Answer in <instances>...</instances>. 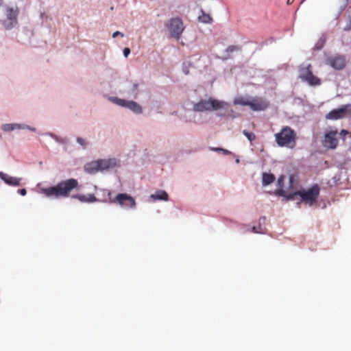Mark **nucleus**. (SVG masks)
Here are the masks:
<instances>
[{"label": "nucleus", "mask_w": 351, "mask_h": 351, "mask_svg": "<svg viewBox=\"0 0 351 351\" xmlns=\"http://www.w3.org/2000/svg\"><path fill=\"white\" fill-rule=\"evenodd\" d=\"M80 188L78 181L69 178L58 182L56 185L40 189V193L47 197H68L73 190Z\"/></svg>", "instance_id": "f257e3e1"}, {"label": "nucleus", "mask_w": 351, "mask_h": 351, "mask_svg": "<svg viewBox=\"0 0 351 351\" xmlns=\"http://www.w3.org/2000/svg\"><path fill=\"white\" fill-rule=\"evenodd\" d=\"M274 136L276 143L280 147L293 148L295 145L296 132L289 126L283 127Z\"/></svg>", "instance_id": "f03ea898"}, {"label": "nucleus", "mask_w": 351, "mask_h": 351, "mask_svg": "<svg viewBox=\"0 0 351 351\" xmlns=\"http://www.w3.org/2000/svg\"><path fill=\"white\" fill-rule=\"evenodd\" d=\"M228 104L218 99L209 98L208 99H201L193 106V110L196 112L218 110L226 108Z\"/></svg>", "instance_id": "7ed1b4c3"}, {"label": "nucleus", "mask_w": 351, "mask_h": 351, "mask_svg": "<svg viewBox=\"0 0 351 351\" xmlns=\"http://www.w3.org/2000/svg\"><path fill=\"white\" fill-rule=\"evenodd\" d=\"M297 193L301 197L302 202L312 206L317 202L319 197V187L317 184H315L307 191H298Z\"/></svg>", "instance_id": "20e7f679"}, {"label": "nucleus", "mask_w": 351, "mask_h": 351, "mask_svg": "<svg viewBox=\"0 0 351 351\" xmlns=\"http://www.w3.org/2000/svg\"><path fill=\"white\" fill-rule=\"evenodd\" d=\"M166 27L169 29L172 37L179 39L184 31L183 22L179 17L171 19L167 23Z\"/></svg>", "instance_id": "39448f33"}, {"label": "nucleus", "mask_w": 351, "mask_h": 351, "mask_svg": "<svg viewBox=\"0 0 351 351\" xmlns=\"http://www.w3.org/2000/svg\"><path fill=\"white\" fill-rule=\"evenodd\" d=\"M300 77L311 86L319 85L321 84L320 80L313 75L311 64L300 68Z\"/></svg>", "instance_id": "423d86ee"}, {"label": "nucleus", "mask_w": 351, "mask_h": 351, "mask_svg": "<svg viewBox=\"0 0 351 351\" xmlns=\"http://www.w3.org/2000/svg\"><path fill=\"white\" fill-rule=\"evenodd\" d=\"M350 115H351V104L331 110L326 115V119L329 120H337Z\"/></svg>", "instance_id": "0eeeda50"}, {"label": "nucleus", "mask_w": 351, "mask_h": 351, "mask_svg": "<svg viewBox=\"0 0 351 351\" xmlns=\"http://www.w3.org/2000/svg\"><path fill=\"white\" fill-rule=\"evenodd\" d=\"M19 8L17 7L6 8L7 20L3 21V25L6 29H10L15 26L17 23V16L19 15Z\"/></svg>", "instance_id": "6e6552de"}, {"label": "nucleus", "mask_w": 351, "mask_h": 351, "mask_svg": "<svg viewBox=\"0 0 351 351\" xmlns=\"http://www.w3.org/2000/svg\"><path fill=\"white\" fill-rule=\"evenodd\" d=\"M338 134L337 130L327 131L322 140V145L329 149H335L339 143L337 138Z\"/></svg>", "instance_id": "1a4fd4ad"}, {"label": "nucleus", "mask_w": 351, "mask_h": 351, "mask_svg": "<svg viewBox=\"0 0 351 351\" xmlns=\"http://www.w3.org/2000/svg\"><path fill=\"white\" fill-rule=\"evenodd\" d=\"M112 202H117L125 208H134L136 206L135 199L126 193H119Z\"/></svg>", "instance_id": "9d476101"}, {"label": "nucleus", "mask_w": 351, "mask_h": 351, "mask_svg": "<svg viewBox=\"0 0 351 351\" xmlns=\"http://www.w3.org/2000/svg\"><path fill=\"white\" fill-rule=\"evenodd\" d=\"M112 101L117 104V105L127 108L135 113H141L142 108L141 106L134 101H128L123 99H119L117 97H113L112 99Z\"/></svg>", "instance_id": "9b49d317"}, {"label": "nucleus", "mask_w": 351, "mask_h": 351, "mask_svg": "<svg viewBox=\"0 0 351 351\" xmlns=\"http://www.w3.org/2000/svg\"><path fill=\"white\" fill-rule=\"evenodd\" d=\"M269 101L260 97L250 98L249 107L254 111L265 110L269 106Z\"/></svg>", "instance_id": "f8f14e48"}, {"label": "nucleus", "mask_w": 351, "mask_h": 351, "mask_svg": "<svg viewBox=\"0 0 351 351\" xmlns=\"http://www.w3.org/2000/svg\"><path fill=\"white\" fill-rule=\"evenodd\" d=\"M326 62L328 65L337 70L343 69L346 66L344 57L339 55L328 58Z\"/></svg>", "instance_id": "ddd939ff"}, {"label": "nucleus", "mask_w": 351, "mask_h": 351, "mask_svg": "<svg viewBox=\"0 0 351 351\" xmlns=\"http://www.w3.org/2000/svg\"><path fill=\"white\" fill-rule=\"evenodd\" d=\"M97 162L99 166V170L101 171L113 168L117 165V160L115 158L99 160Z\"/></svg>", "instance_id": "4468645a"}, {"label": "nucleus", "mask_w": 351, "mask_h": 351, "mask_svg": "<svg viewBox=\"0 0 351 351\" xmlns=\"http://www.w3.org/2000/svg\"><path fill=\"white\" fill-rule=\"evenodd\" d=\"M0 178L7 184L10 186H19L21 178L10 176L3 172H0Z\"/></svg>", "instance_id": "2eb2a0df"}, {"label": "nucleus", "mask_w": 351, "mask_h": 351, "mask_svg": "<svg viewBox=\"0 0 351 351\" xmlns=\"http://www.w3.org/2000/svg\"><path fill=\"white\" fill-rule=\"evenodd\" d=\"M72 198L78 199L80 202L82 203H93L97 201V199L94 194H76L72 195Z\"/></svg>", "instance_id": "dca6fc26"}, {"label": "nucleus", "mask_w": 351, "mask_h": 351, "mask_svg": "<svg viewBox=\"0 0 351 351\" xmlns=\"http://www.w3.org/2000/svg\"><path fill=\"white\" fill-rule=\"evenodd\" d=\"M84 169L88 173H95L99 171V166L97 160L86 164L84 166Z\"/></svg>", "instance_id": "f3484780"}, {"label": "nucleus", "mask_w": 351, "mask_h": 351, "mask_svg": "<svg viewBox=\"0 0 351 351\" xmlns=\"http://www.w3.org/2000/svg\"><path fill=\"white\" fill-rule=\"evenodd\" d=\"M250 97H237L234 99V105H241L243 106H249L250 102Z\"/></svg>", "instance_id": "a211bd4d"}, {"label": "nucleus", "mask_w": 351, "mask_h": 351, "mask_svg": "<svg viewBox=\"0 0 351 351\" xmlns=\"http://www.w3.org/2000/svg\"><path fill=\"white\" fill-rule=\"evenodd\" d=\"M168 194L165 191H157L156 193L151 195V198L154 200H168Z\"/></svg>", "instance_id": "6ab92c4d"}, {"label": "nucleus", "mask_w": 351, "mask_h": 351, "mask_svg": "<svg viewBox=\"0 0 351 351\" xmlns=\"http://www.w3.org/2000/svg\"><path fill=\"white\" fill-rule=\"evenodd\" d=\"M275 176L272 173H263L262 176V182L264 186L269 185L274 182Z\"/></svg>", "instance_id": "aec40b11"}, {"label": "nucleus", "mask_w": 351, "mask_h": 351, "mask_svg": "<svg viewBox=\"0 0 351 351\" xmlns=\"http://www.w3.org/2000/svg\"><path fill=\"white\" fill-rule=\"evenodd\" d=\"M276 194H278L280 196L285 197L288 200H293L295 199V196L298 195L297 191L292 193L287 194L286 191L283 189H278L276 191Z\"/></svg>", "instance_id": "412c9836"}, {"label": "nucleus", "mask_w": 351, "mask_h": 351, "mask_svg": "<svg viewBox=\"0 0 351 351\" xmlns=\"http://www.w3.org/2000/svg\"><path fill=\"white\" fill-rule=\"evenodd\" d=\"M201 12L202 15L198 17L199 21L204 23H210L213 21L211 16L208 14H206L202 10Z\"/></svg>", "instance_id": "4be33fe9"}, {"label": "nucleus", "mask_w": 351, "mask_h": 351, "mask_svg": "<svg viewBox=\"0 0 351 351\" xmlns=\"http://www.w3.org/2000/svg\"><path fill=\"white\" fill-rule=\"evenodd\" d=\"M347 23L346 26L343 28L344 31H350L351 30V10H347Z\"/></svg>", "instance_id": "5701e85b"}, {"label": "nucleus", "mask_w": 351, "mask_h": 351, "mask_svg": "<svg viewBox=\"0 0 351 351\" xmlns=\"http://www.w3.org/2000/svg\"><path fill=\"white\" fill-rule=\"evenodd\" d=\"M243 134L252 143L256 139V135L253 132H248L245 130L243 131Z\"/></svg>", "instance_id": "b1692460"}, {"label": "nucleus", "mask_w": 351, "mask_h": 351, "mask_svg": "<svg viewBox=\"0 0 351 351\" xmlns=\"http://www.w3.org/2000/svg\"><path fill=\"white\" fill-rule=\"evenodd\" d=\"M12 126L14 128V130L15 129H28L32 131H35V128H32L29 125H21L19 123H12Z\"/></svg>", "instance_id": "393cba45"}, {"label": "nucleus", "mask_w": 351, "mask_h": 351, "mask_svg": "<svg viewBox=\"0 0 351 351\" xmlns=\"http://www.w3.org/2000/svg\"><path fill=\"white\" fill-rule=\"evenodd\" d=\"M1 129L5 132H10V131L14 130L12 123L3 124L1 126Z\"/></svg>", "instance_id": "a878e982"}, {"label": "nucleus", "mask_w": 351, "mask_h": 351, "mask_svg": "<svg viewBox=\"0 0 351 351\" xmlns=\"http://www.w3.org/2000/svg\"><path fill=\"white\" fill-rule=\"evenodd\" d=\"M241 47L236 45H230L226 49V51L228 53H232L236 51H240Z\"/></svg>", "instance_id": "bb28decb"}, {"label": "nucleus", "mask_w": 351, "mask_h": 351, "mask_svg": "<svg viewBox=\"0 0 351 351\" xmlns=\"http://www.w3.org/2000/svg\"><path fill=\"white\" fill-rule=\"evenodd\" d=\"M285 180V176L283 175H281L278 178V186L280 188L279 189H282Z\"/></svg>", "instance_id": "cd10ccee"}, {"label": "nucleus", "mask_w": 351, "mask_h": 351, "mask_svg": "<svg viewBox=\"0 0 351 351\" xmlns=\"http://www.w3.org/2000/svg\"><path fill=\"white\" fill-rule=\"evenodd\" d=\"M77 142L83 147H85L87 145V141L81 137L77 138Z\"/></svg>", "instance_id": "c85d7f7f"}, {"label": "nucleus", "mask_w": 351, "mask_h": 351, "mask_svg": "<svg viewBox=\"0 0 351 351\" xmlns=\"http://www.w3.org/2000/svg\"><path fill=\"white\" fill-rule=\"evenodd\" d=\"M215 151L217 152H223V153L226 155H228L230 154H231V152L227 149H224L223 148H216L215 149Z\"/></svg>", "instance_id": "c756f323"}, {"label": "nucleus", "mask_w": 351, "mask_h": 351, "mask_svg": "<svg viewBox=\"0 0 351 351\" xmlns=\"http://www.w3.org/2000/svg\"><path fill=\"white\" fill-rule=\"evenodd\" d=\"M130 53V49L128 48V47H125L124 49H123V55L125 58H127L129 54Z\"/></svg>", "instance_id": "7c9ffc66"}, {"label": "nucleus", "mask_w": 351, "mask_h": 351, "mask_svg": "<svg viewBox=\"0 0 351 351\" xmlns=\"http://www.w3.org/2000/svg\"><path fill=\"white\" fill-rule=\"evenodd\" d=\"M117 36H121V37H123V34L120 32L119 31H116L115 32L113 33L112 34V37L113 38H116Z\"/></svg>", "instance_id": "2f4dec72"}, {"label": "nucleus", "mask_w": 351, "mask_h": 351, "mask_svg": "<svg viewBox=\"0 0 351 351\" xmlns=\"http://www.w3.org/2000/svg\"><path fill=\"white\" fill-rule=\"evenodd\" d=\"M19 193L21 195L24 196V195H26V193H27V191H26V189H22L19 190Z\"/></svg>", "instance_id": "473e14b6"}, {"label": "nucleus", "mask_w": 351, "mask_h": 351, "mask_svg": "<svg viewBox=\"0 0 351 351\" xmlns=\"http://www.w3.org/2000/svg\"><path fill=\"white\" fill-rule=\"evenodd\" d=\"M348 134V132L346 130H342L341 132H340V135L343 136H345L346 134Z\"/></svg>", "instance_id": "72a5a7b5"}, {"label": "nucleus", "mask_w": 351, "mask_h": 351, "mask_svg": "<svg viewBox=\"0 0 351 351\" xmlns=\"http://www.w3.org/2000/svg\"><path fill=\"white\" fill-rule=\"evenodd\" d=\"M252 232L254 233H258L259 232L256 230V227L252 228Z\"/></svg>", "instance_id": "f704fd0d"}, {"label": "nucleus", "mask_w": 351, "mask_h": 351, "mask_svg": "<svg viewBox=\"0 0 351 351\" xmlns=\"http://www.w3.org/2000/svg\"><path fill=\"white\" fill-rule=\"evenodd\" d=\"M137 87H138V84H134V89H136V88H137Z\"/></svg>", "instance_id": "c9c22d12"}, {"label": "nucleus", "mask_w": 351, "mask_h": 351, "mask_svg": "<svg viewBox=\"0 0 351 351\" xmlns=\"http://www.w3.org/2000/svg\"><path fill=\"white\" fill-rule=\"evenodd\" d=\"M290 2H291V0L287 1V3H290Z\"/></svg>", "instance_id": "e433bc0d"}, {"label": "nucleus", "mask_w": 351, "mask_h": 351, "mask_svg": "<svg viewBox=\"0 0 351 351\" xmlns=\"http://www.w3.org/2000/svg\"><path fill=\"white\" fill-rule=\"evenodd\" d=\"M290 182H292V178L291 177L290 178Z\"/></svg>", "instance_id": "4c0bfd02"}]
</instances>
